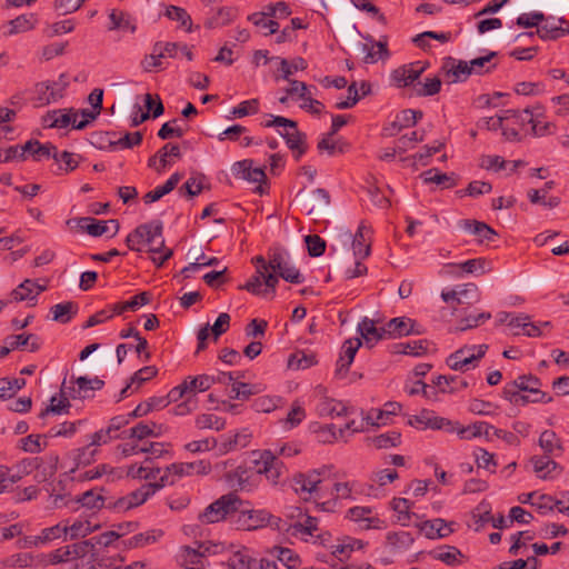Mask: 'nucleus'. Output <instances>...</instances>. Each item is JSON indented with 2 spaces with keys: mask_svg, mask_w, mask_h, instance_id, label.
<instances>
[{
  "mask_svg": "<svg viewBox=\"0 0 569 569\" xmlns=\"http://www.w3.org/2000/svg\"><path fill=\"white\" fill-rule=\"evenodd\" d=\"M93 549L84 540L67 545L56 549L48 555V562L52 565L66 563L68 569L86 568L93 558Z\"/></svg>",
  "mask_w": 569,
  "mask_h": 569,
  "instance_id": "1",
  "label": "nucleus"
},
{
  "mask_svg": "<svg viewBox=\"0 0 569 569\" xmlns=\"http://www.w3.org/2000/svg\"><path fill=\"white\" fill-rule=\"evenodd\" d=\"M261 126L264 128L283 127L284 130L279 131V134L286 140L288 148L295 152L297 160L307 151L306 133L298 130L296 121L281 116H270V119L263 121Z\"/></svg>",
  "mask_w": 569,
  "mask_h": 569,
  "instance_id": "2",
  "label": "nucleus"
},
{
  "mask_svg": "<svg viewBox=\"0 0 569 569\" xmlns=\"http://www.w3.org/2000/svg\"><path fill=\"white\" fill-rule=\"evenodd\" d=\"M167 485H173V480H169L168 475H162L159 478V481L144 483L129 495L121 497L113 502L109 501L107 508L116 509L118 511L130 510L146 502L149 497L153 496L158 490Z\"/></svg>",
  "mask_w": 569,
  "mask_h": 569,
  "instance_id": "3",
  "label": "nucleus"
},
{
  "mask_svg": "<svg viewBox=\"0 0 569 569\" xmlns=\"http://www.w3.org/2000/svg\"><path fill=\"white\" fill-rule=\"evenodd\" d=\"M240 505L241 499L236 493L223 495L199 515V520L203 523L218 522L227 515L238 511Z\"/></svg>",
  "mask_w": 569,
  "mask_h": 569,
  "instance_id": "4",
  "label": "nucleus"
},
{
  "mask_svg": "<svg viewBox=\"0 0 569 569\" xmlns=\"http://www.w3.org/2000/svg\"><path fill=\"white\" fill-rule=\"evenodd\" d=\"M297 198L299 203L307 207L308 214L322 217L329 211L330 196L326 189L318 188L311 192L302 189L298 192Z\"/></svg>",
  "mask_w": 569,
  "mask_h": 569,
  "instance_id": "5",
  "label": "nucleus"
},
{
  "mask_svg": "<svg viewBox=\"0 0 569 569\" xmlns=\"http://www.w3.org/2000/svg\"><path fill=\"white\" fill-rule=\"evenodd\" d=\"M229 569H280L274 560L251 557L247 549L234 551L227 561Z\"/></svg>",
  "mask_w": 569,
  "mask_h": 569,
  "instance_id": "6",
  "label": "nucleus"
},
{
  "mask_svg": "<svg viewBox=\"0 0 569 569\" xmlns=\"http://www.w3.org/2000/svg\"><path fill=\"white\" fill-rule=\"evenodd\" d=\"M426 69L427 63L421 64L420 61L405 64L392 71L391 79L398 88L409 87L420 78Z\"/></svg>",
  "mask_w": 569,
  "mask_h": 569,
  "instance_id": "7",
  "label": "nucleus"
},
{
  "mask_svg": "<svg viewBox=\"0 0 569 569\" xmlns=\"http://www.w3.org/2000/svg\"><path fill=\"white\" fill-rule=\"evenodd\" d=\"M211 471V463L207 460H199L194 462L172 463L166 468L163 475L169 476V480H174L173 476H191V475H208Z\"/></svg>",
  "mask_w": 569,
  "mask_h": 569,
  "instance_id": "8",
  "label": "nucleus"
},
{
  "mask_svg": "<svg viewBox=\"0 0 569 569\" xmlns=\"http://www.w3.org/2000/svg\"><path fill=\"white\" fill-rule=\"evenodd\" d=\"M271 558L267 560H274L280 569H299L302 566V560L293 550L284 547L276 546L269 551Z\"/></svg>",
  "mask_w": 569,
  "mask_h": 569,
  "instance_id": "9",
  "label": "nucleus"
},
{
  "mask_svg": "<svg viewBox=\"0 0 569 569\" xmlns=\"http://www.w3.org/2000/svg\"><path fill=\"white\" fill-rule=\"evenodd\" d=\"M67 82H56V81H47L37 84L36 93L37 101L40 106H46L51 102H56L58 99L62 97V91L67 87Z\"/></svg>",
  "mask_w": 569,
  "mask_h": 569,
  "instance_id": "10",
  "label": "nucleus"
},
{
  "mask_svg": "<svg viewBox=\"0 0 569 569\" xmlns=\"http://www.w3.org/2000/svg\"><path fill=\"white\" fill-rule=\"evenodd\" d=\"M543 24L537 28L536 34L541 40H557L566 34H569V21L565 18H559L556 22H550L546 17Z\"/></svg>",
  "mask_w": 569,
  "mask_h": 569,
  "instance_id": "11",
  "label": "nucleus"
},
{
  "mask_svg": "<svg viewBox=\"0 0 569 569\" xmlns=\"http://www.w3.org/2000/svg\"><path fill=\"white\" fill-rule=\"evenodd\" d=\"M56 146L52 143H41L38 140H29L21 146L19 153L20 160H26L27 154H30L36 161L52 158Z\"/></svg>",
  "mask_w": 569,
  "mask_h": 569,
  "instance_id": "12",
  "label": "nucleus"
},
{
  "mask_svg": "<svg viewBox=\"0 0 569 569\" xmlns=\"http://www.w3.org/2000/svg\"><path fill=\"white\" fill-rule=\"evenodd\" d=\"M325 468L322 470H311L306 473H297L293 477V487L296 492L302 493H312L317 491L318 485L321 482L320 476L325 472Z\"/></svg>",
  "mask_w": 569,
  "mask_h": 569,
  "instance_id": "13",
  "label": "nucleus"
},
{
  "mask_svg": "<svg viewBox=\"0 0 569 569\" xmlns=\"http://www.w3.org/2000/svg\"><path fill=\"white\" fill-rule=\"evenodd\" d=\"M289 517L291 519L298 518L293 523V537L306 535L313 537L318 531L317 518L303 515L299 508L293 509Z\"/></svg>",
  "mask_w": 569,
  "mask_h": 569,
  "instance_id": "14",
  "label": "nucleus"
},
{
  "mask_svg": "<svg viewBox=\"0 0 569 569\" xmlns=\"http://www.w3.org/2000/svg\"><path fill=\"white\" fill-rule=\"evenodd\" d=\"M442 69L446 71V76L452 83L466 81L471 74H473L468 61H456L452 58L447 59Z\"/></svg>",
  "mask_w": 569,
  "mask_h": 569,
  "instance_id": "15",
  "label": "nucleus"
},
{
  "mask_svg": "<svg viewBox=\"0 0 569 569\" xmlns=\"http://www.w3.org/2000/svg\"><path fill=\"white\" fill-rule=\"evenodd\" d=\"M142 227H147V230L150 231L142 238V242L149 246L148 251L151 253H158L162 251L164 248V239L162 237V222L159 220L151 221L149 223H143Z\"/></svg>",
  "mask_w": 569,
  "mask_h": 569,
  "instance_id": "16",
  "label": "nucleus"
},
{
  "mask_svg": "<svg viewBox=\"0 0 569 569\" xmlns=\"http://www.w3.org/2000/svg\"><path fill=\"white\" fill-rule=\"evenodd\" d=\"M451 525L452 522L448 523L445 519L436 518L423 521L419 529L429 539H440L448 537L453 531Z\"/></svg>",
  "mask_w": 569,
  "mask_h": 569,
  "instance_id": "17",
  "label": "nucleus"
},
{
  "mask_svg": "<svg viewBox=\"0 0 569 569\" xmlns=\"http://www.w3.org/2000/svg\"><path fill=\"white\" fill-rule=\"evenodd\" d=\"M70 222H74L78 228L82 229L92 237H100L109 231L107 221L97 220L91 217L73 218L67 220V224H70Z\"/></svg>",
  "mask_w": 569,
  "mask_h": 569,
  "instance_id": "18",
  "label": "nucleus"
},
{
  "mask_svg": "<svg viewBox=\"0 0 569 569\" xmlns=\"http://www.w3.org/2000/svg\"><path fill=\"white\" fill-rule=\"evenodd\" d=\"M553 186H555L553 181H548L545 183L543 188L540 190L530 189L528 191V198H529L530 202L533 204L539 203V204H541L546 208H550V209L558 207L560 203V198H558V197L547 198L548 192L553 188Z\"/></svg>",
  "mask_w": 569,
  "mask_h": 569,
  "instance_id": "19",
  "label": "nucleus"
},
{
  "mask_svg": "<svg viewBox=\"0 0 569 569\" xmlns=\"http://www.w3.org/2000/svg\"><path fill=\"white\" fill-rule=\"evenodd\" d=\"M181 179H182V173L174 172L166 181V183L163 186H159L154 190H151L143 196L144 203L150 204L154 201L160 200L163 196L170 193L177 187V184L180 182Z\"/></svg>",
  "mask_w": 569,
  "mask_h": 569,
  "instance_id": "20",
  "label": "nucleus"
},
{
  "mask_svg": "<svg viewBox=\"0 0 569 569\" xmlns=\"http://www.w3.org/2000/svg\"><path fill=\"white\" fill-rule=\"evenodd\" d=\"M415 321L410 318L398 317L387 323V331L390 338L409 336L415 332Z\"/></svg>",
  "mask_w": 569,
  "mask_h": 569,
  "instance_id": "21",
  "label": "nucleus"
},
{
  "mask_svg": "<svg viewBox=\"0 0 569 569\" xmlns=\"http://www.w3.org/2000/svg\"><path fill=\"white\" fill-rule=\"evenodd\" d=\"M387 46V38H382L378 41L372 42L370 47L367 43L363 44V51L367 53L365 57V61L367 63H375L378 60L388 59L390 53Z\"/></svg>",
  "mask_w": 569,
  "mask_h": 569,
  "instance_id": "22",
  "label": "nucleus"
},
{
  "mask_svg": "<svg viewBox=\"0 0 569 569\" xmlns=\"http://www.w3.org/2000/svg\"><path fill=\"white\" fill-rule=\"evenodd\" d=\"M107 136L110 137L108 139L109 146L114 149H131L136 146L141 144L142 142V133L140 131L126 132L122 137L118 139H113L116 137V132H107Z\"/></svg>",
  "mask_w": 569,
  "mask_h": 569,
  "instance_id": "23",
  "label": "nucleus"
},
{
  "mask_svg": "<svg viewBox=\"0 0 569 569\" xmlns=\"http://www.w3.org/2000/svg\"><path fill=\"white\" fill-rule=\"evenodd\" d=\"M317 412L320 417L335 418L346 416L348 408L341 401L325 398L317 405Z\"/></svg>",
  "mask_w": 569,
  "mask_h": 569,
  "instance_id": "24",
  "label": "nucleus"
},
{
  "mask_svg": "<svg viewBox=\"0 0 569 569\" xmlns=\"http://www.w3.org/2000/svg\"><path fill=\"white\" fill-rule=\"evenodd\" d=\"M420 178L425 183H436L440 184L443 188H453L457 186V181L455 179V174H448L440 172L437 168H431L429 170L423 171L420 174Z\"/></svg>",
  "mask_w": 569,
  "mask_h": 569,
  "instance_id": "25",
  "label": "nucleus"
},
{
  "mask_svg": "<svg viewBox=\"0 0 569 569\" xmlns=\"http://www.w3.org/2000/svg\"><path fill=\"white\" fill-rule=\"evenodd\" d=\"M110 26L109 30H122L129 31L133 33L136 31V23L131 19L130 14L120 11V10H111L109 13Z\"/></svg>",
  "mask_w": 569,
  "mask_h": 569,
  "instance_id": "26",
  "label": "nucleus"
},
{
  "mask_svg": "<svg viewBox=\"0 0 569 569\" xmlns=\"http://www.w3.org/2000/svg\"><path fill=\"white\" fill-rule=\"evenodd\" d=\"M252 463L259 475L266 473L273 463L277 465L278 456L271 450H254L251 452Z\"/></svg>",
  "mask_w": 569,
  "mask_h": 569,
  "instance_id": "27",
  "label": "nucleus"
},
{
  "mask_svg": "<svg viewBox=\"0 0 569 569\" xmlns=\"http://www.w3.org/2000/svg\"><path fill=\"white\" fill-rule=\"evenodd\" d=\"M187 383L189 396L196 397V392H203L210 389L216 383L214 376L199 375L196 377H187L183 380Z\"/></svg>",
  "mask_w": 569,
  "mask_h": 569,
  "instance_id": "28",
  "label": "nucleus"
},
{
  "mask_svg": "<svg viewBox=\"0 0 569 569\" xmlns=\"http://www.w3.org/2000/svg\"><path fill=\"white\" fill-rule=\"evenodd\" d=\"M358 332L365 340L367 347L372 348L378 341L381 340V336H378V328L373 319L363 318L358 325Z\"/></svg>",
  "mask_w": 569,
  "mask_h": 569,
  "instance_id": "29",
  "label": "nucleus"
},
{
  "mask_svg": "<svg viewBox=\"0 0 569 569\" xmlns=\"http://www.w3.org/2000/svg\"><path fill=\"white\" fill-rule=\"evenodd\" d=\"M497 56L498 53L496 51H490L483 57H478L470 60L469 63L472 73L479 76L490 73L497 67V62H493Z\"/></svg>",
  "mask_w": 569,
  "mask_h": 569,
  "instance_id": "30",
  "label": "nucleus"
},
{
  "mask_svg": "<svg viewBox=\"0 0 569 569\" xmlns=\"http://www.w3.org/2000/svg\"><path fill=\"white\" fill-rule=\"evenodd\" d=\"M150 302V293L143 291L139 295L133 296L130 300L124 302H118L113 305L112 311L114 315H121L124 311H136L140 307L148 305Z\"/></svg>",
  "mask_w": 569,
  "mask_h": 569,
  "instance_id": "31",
  "label": "nucleus"
},
{
  "mask_svg": "<svg viewBox=\"0 0 569 569\" xmlns=\"http://www.w3.org/2000/svg\"><path fill=\"white\" fill-rule=\"evenodd\" d=\"M52 319L61 323H68L78 311V305L73 301L57 303L50 309Z\"/></svg>",
  "mask_w": 569,
  "mask_h": 569,
  "instance_id": "32",
  "label": "nucleus"
},
{
  "mask_svg": "<svg viewBox=\"0 0 569 569\" xmlns=\"http://www.w3.org/2000/svg\"><path fill=\"white\" fill-rule=\"evenodd\" d=\"M550 456L545 453L543 456H535L530 459L535 472L541 479H547L559 467L555 460L550 459Z\"/></svg>",
  "mask_w": 569,
  "mask_h": 569,
  "instance_id": "33",
  "label": "nucleus"
},
{
  "mask_svg": "<svg viewBox=\"0 0 569 569\" xmlns=\"http://www.w3.org/2000/svg\"><path fill=\"white\" fill-rule=\"evenodd\" d=\"M368 233H370V230L365 224H360L352 240L353 253L360 259L367 258L370 253V243L366 242V234Z\"/></svg>",
  "mask_w": 569,
  "mask_h": 569,
  "instance_id": "34",
  "label": "nucleus"
},
{
  "mask_svg": "<svg viewBox=\"0 0 569 569\" xmlns=\"http://www.w3.org/2000/svg\"><path fill=\"white\" fill-rule=\"evenodd\" d=\"M515 381L518 385L520 391H528L530 393L540 396V398L533 399V402L543 401L546 393L539 390V386L541 385V382L538 377L532 375H523L519 376Z\"/></svg>",
  "mask_w": 569,
  "mask_h": 569,
  "instance_id": "35",
  "label": "nucleus"
},
{
  "mask_svg": "<svg viewBox=\"0 0 569 569\" xmlns=\"http://www.w3.org/2000/svg\"><path fill=\"white\" fill-rule=\"evenodd\" d=\"M329 548L332 555L337 556L340 560H346L350 557L351 551L363 548V542L361 540L346 538L341 543L330 545Z\"/></svg>",
  "mask_w": 569,
  "mask_h": 569,
  "instance_id": "36",
  "label": "nucleus"
},
{
  "mask_svg": "<svg viewBox=\"0 0 569 569\" xmlns=\"http://www.w3.org/2000/svg\"><path fill=\"white\" fill-rule=\"evenodd\" d=\"M168 406V401L161 397H151L147 401L139 403L136 409L129 413L130 418H140L147 416L156 409H162Z\"/></svg>",
  "mask_w": 569,
  "mask_h": 569,
  "instance_id": "37",
  "label": "nucleus"
},
{
  "mask_svg": "<svg viewBox=\"0 0 569 569\" xmlns=\"http://www.w3.org/2000/svg\"><path fill=\"white\" fill-rule=\"evenodd\" d=\"M432 557L437 560L445 562L448 566H455L463 558L461 551L453 546H443L431 552Z\"/></svg>",
  "mask_w": 569,
  "mask_h": 569,
  "instance_id": "38",
  "label": "nucleus"
},
{
  "mask_svg": "<svg viewBox=\"0 0 569 569\" xmlns=\"http://www.w3.org/2000/svg\"><path fill=\"white\" fill-rule=\"evenodd\" d=\"M429 342L427 340H417L409 342H401L395 346V353L410 355V356H422L428 350Z\"/></svg>",
  "mask_w": 569,
  "mask_h": 569,
  "instance_id": "39",
  "label": "nucleus"
},
{
  "mask_svg": "<svg viewBox=\"0 0 569 569\" xmlns=\"http://www.w3.org/2000/svg\"><path fill=\"white\" fill-rule=\"evenodd\" d=\"M475 349V346H465L458 349L447 358V365L452 370L463 371L465 367L470 365L471 359V357L465 358V353H468V351H473Z\"/></svg>",
  "mask_w": 569,
  "mask_h": 569,
  "instance_id": "40",
  "label": "nucleus"
},
{
  "mask_svg": "<svg viewBox=\"0 0 569 569\" xmlns=\"http://www.w3.org/2000/svg\"><path fill=\"white\" fill-rule=\"evenodd\" d=\"M413 543V538L409 532H389L387 535V545L392 551L407 550Z\"/></svg>",
  "mask_w": 569,
  "mask_h": 569,
  "instance_id": "41",
  "label": "nucleus"
},
{
  "mask_svg": "<svg viewBox=\"0 0 569 569\" xmlns=\"http://www.w3.org/2000/svg\"><path fill=\"white\" fill-rule=\"evenodd\" d=\"M24 386L26 380L23 378L0 379V400L12 398Z\"/></svg>",
  "mask_w": 569,
  "mask_h": 569,
  "instance_id": "42",
  "label": "nucleus"
},
{
  "mask_svg": "<svg viewBox=\"0 0 569 569\" xmlns=\"http://www.w3.org/2000/svg\"><path fill=\"white\" fill-rule=\"evenodd\" d=\"M317 362L313 353H306L303 351H296L288 358V368L293 370L307 369Z\"/></svg>",
  "mask_w": 569,
  "mask_h": 569,
  "instance_id": "43",
  "label": "nucleus"
},
{
  "mask_svg": "<svg viewBox=\"0 0 569 569\" xmlns=\"http://www.w3.org/2000/svg\"><path fill=\"white\" fill-rule=\"evenodd\" d=\"M539 446L546 455H552L556 449L562 451V445L556 432L545 430L539 437Z\"/></svg>",
  "mask_w": 569,
  "mask_h": 569,
  "instance_id": "44",
  "label": "nucleus"
},
{
  "mask_svg": "<svg viewBox=\"0 0 569 569\" xmlns=\"http://www.w3.org/2000/svg\"><path fill=\"white\" fill-rule=\"evenodd\" d=\"M377 449L397 447L401 442V435L398 431H389L369 439Z\"/></svg>",
  "mask_w": 569,
  "mask_h": 569,
  "instance_id": "45",
  "label": "nucleus"
},
{
  "mask_svg": "<svg viewBox=\"0 0 569 569\" xmlns=\"http://www.w3.org/2000/svg\"><path fill=\"white\" fill-rule=\"evenodd\" d=\"M252 160H243L237 163L242 178L252 181L261 182L266 179V173L261 168H252Z\"/></svg>",
  "mask_w": 569,
  "mask_h": 569,
  "instance_id": "46",
  "label": "nucleus"
},
{
  "mask_svg": "<svg viewBox=\"0 0 569 569\" xmlns=\"http://www.w3.org/2000/svg\"><path fill=\"white\" fill-rule=\"evenodd\" d=\"M37 22V18L33 13L30 14H22L17 17L16 19L11 20L9 22L10 30L9 34L26 32L34 28V24Z\"/></svg>",
  "mask_w": 569,
  "mask_h": 569,
  "instance_id": "47",
  "label": "nucleus"
},
{
  "mask_svg": "<svg viewBox=\"0 0 569 569\" xmlns=\"http://www.w3.org/2000/svg\"><path fill=\"white\" fill-rule=\"evenodd\" d=\"M67 393L68 392L66 391V388L63 386L61 389L62 398L58 400L57 397H52L50 399V405L40 412L39 417L44 418L48 413L60 415L63 411H67L68 408L70 407V402L66 397Z\"/></svg>",
  "mask_w": 569,
  "mask_h": 569,
  "instance_id": "48",
  "label": "nucleus"
},
{
  "mask_svg": "<svg viewBox=\"0 0 569 569\" xmlns=\"http://www.w3.org/2000/svg\"><path fill=\"white\" fill-rule=\"evenodd\" d=\"M203 543H199L197 548L184 547L182 549V558L186 565H192L193 567H204V558L202 552Z\"/></svg>",
  "mask_w": 569,
  "mask_h": 569,
  "instance_id": "49",
  "label": "nucleus"
},
{
  "mask_svg": "<svg viewBox=\"0 0 569 569\" xmlns=\"http://www.w3.org/2000/svg\"><path fill=\"white\" fill-rule=\"evenodd\" d=\"M164 14L168 19L180 22L181 27L187 28V31H191V17L183 8L177 6H168Z\"/></svg>",
  "mask_w": 569,
  "mask_h": 569,
  "instance_id": "50",
  "label": "nucleus"
},
{
  "mask_svg": "<svg viewBox=\"0 0 569 569\" xmlns=\"http://www.w3.org/2000/svg\"><path fill=\"white\" fill-rule=\"evenodd\" d=\"M251 435L247 430H242L241 432L236 433L232 437L226 439L222 443V449L224 452L241 449L249 445Z\"/></svg>",
  "mask_w": 569,
  "mask_h": 569,
  "instance_id": "51",
  "label": "nucleus"
},
{
  "mask_svg": "<svg viewBox=\"0 0 569 569\" xmlns=\"http://www.w3.org/2000/svg\"><path fill=\"white\" fill-rule=\"evenodd\" d=\"M259 111V101L258 99H250L240 102L237 107H234L230 116H228L229 119L233 118H242L249 114H256Z\"/></svg>",
  "mask_w": 569,
  "mask_h": 569,
  "instance_id": "52",
  "label": "nucleus"
},
{
  "mask_svg": "<svg viewBox=\"0 0 569 569\" xmlns=\"http://www.w3.org/2000/svg\"><path fill=\"white\" fill-rule=\"evenodd\" d=\"M160 536H162V531L151 530L144 533H138L129 538L124 543L128 548H139L154 542Z\"/></svg>",
  "mask_w": 569,
  "mask_h": 569,
  "instance_id": "53",
  "label": "nucleus"
},
{
  "mask_svg": "<svg viewBox=\"0 0 569 569\" xmlns=\"http://www.w3.org/2000/svg\"><path fill=\"white\" fill-rule=\"evenodd\" d=\"M78 502H80L83 507L90 508V509H99L102 507L108 506L106 503V498H103L100 493H98L96 490H88L83 492L78 499Z\"/></svg>",
  "mask_w": 569,
  "mask_h": 569,
  "instance_id": "54",
  "label": "nucleus"
},
{
  "mask_svg": "<svg viewBox=\"0 0 569 569\" xmlns=\"http://www.w3.org/2000/svg\"><path fill=\"white\" fill-rule=\"evenodd\" d=\"M482 428L488 429V422H475L468 427H462L456 422L455 432H457L461 439H472L482 436Z\"/></svg>",
  "mask_w": 569,
  "mask_h": 569,
  "instance_id": "55",
  "label": "nucleus"
},
{
  "mask_svg": "<svg viewBox=\"0 0 569 569\" xmlns=\"http://www.w3.org/2000/svg\"><path fill=\"white\" fill-rule=\"evenodd\" d=\"M36 281L26 279L21 282L11 293L16 301H23L28 299H34Z\"/></svg>",
  "mask_w": 569,
  "mask_h": 569,
  "instance_id": "56",
  "label": "nucleus"
},
{
  "mask_svg": "<svg viewBox=\"0 0 569 569\" xmlns=\"http://www.w3.org/2000/svg\"><path fill=\"white\" fill-rule=\"evenodd\" d=\"M196 426L199 429L220 430L224 427V421L213 413H202L196 418Z\"/></svg>",
  "mask_w": 569,
  "mask_h": 569,
  "instance_id": "57",
  "label": "nucleus"
},
{
  "mask_svg": "<svg viewBox=\"0 0 569 569\" xmlns=\"http://www.w3.org/2000/svg\"><path fill=\"white\" fill-rule=\"evenodd\" d=\"M236 17V10L233 8L227 7L221 8L218 12L208 20L207 26L209 28H217L228 24Z\"/></svg>",
  "mask_w": 569,
  "mask_h": 569,
  "instance_id": "58",
  "label": "nucleus"
},
{
  "mask_svg": "<svg viewBox=\"0 0 569 569\" xmlns=\"http://www.w3.org/2000/svg\"><path fill=\"white\" fill-rule=\"evenodd\" d=\"M52 159L57 162H62L64 164V171L70 172L78 167L80 156L68 151L58 152L57 148H54Z\"/></svg>",
  "mask_w": 569,
  "mask_h": 569,
  "instance_id": "59",
  "label": "nucleus"
},
{
  "mask_svg": "<svg viewBox=\"0 0 569 569\" xmlns=\"http://www.w3.org/2000/svg\"><path fill=\"white\" fill-rule=\"evenodd\" d=\"M310 257H320L326 250V241L318 234H309L305 238Z\"/></svg>",
  "mask_w": 569,
  "mask_h": 569,
  "instance_id": "60",
  "label": "nucleus"
},
{
  "mask_svg": "<svg viewBox=\"0 0 569 569\" xmlns=\"http://www.w3.org/2000/svg\"><path fill=\"white\" fill-rule=\"evenodd\" d=\"M307 69V62L303 58H295L290 63L286 59L280 61V70L282 71V78L289 80L290 76L298 70Z\"/></svg>",
  "mask_w": 569,
  "mask_h": 569,
  "instance_id": "61",
  "label": "nucleus"
},
{
  "mask_svg": "<svg viewBox=\"0 0 569 569\" xmlns=\"http://www.w3.org/2000/svg\"><path fill=\"white\" fill-rule=\"evenodd\" d=\"M391 508L395 510L399 516V521H409L411 518L410 508L411 502L406 498H393L391 501Z\"/></svg>",
  "mask_w": 569,
  "mask_h": 569,
  "instance_id": "62",
  "label": "nucleus"
},
{
  "mask_svg": "<svg viewBox=\"0 0 569 569\" xmlns=\"http://www.w3.org/2000/svg\"><path fill=\"white\" fill-rule=\"evenodd\" d=\"M546 20V16L542 12L522 13L520 14L516 23L521 28H533L540 27L539 23Z\"/></svg>",
  "mask_w": 569,
  "mask_h": 569,
  "instance_id": "63",
  "label": "nucleus"
},
{
  "mask_svg": "<svg viewBox=\"0 0 569 569\" xmlns=\"http://www.w3.org/2000/svg\"><path fill=\"white\" fill-rule=\"evenodd\" d=\"M93 559L86 566L87 569H118L113 565V559L101 556L97 549H93Z\"/></svg>",
  "mask_w": 569,
  "mask_h": 569,
  "instance_id": "64",
  "label": "nucleus"
}]
</instances>
